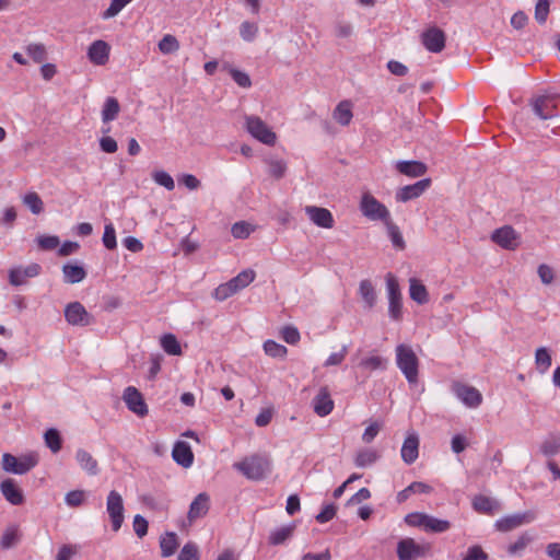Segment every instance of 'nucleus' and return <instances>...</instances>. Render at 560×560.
Wrapping results in <instances>:
<instances>
[{
	"mask_svg": "<svg viewBox=\"0 0 560 560\" xmlns=\"http://www.w3.org/2000/svg\"><path fill=\"white\" fill-rule=\"evenodd\" d=\"M233 467L250 480H261L271 471L270 459L260 454L245 457L243 460L235 463Z\"/></svg>",
	"mask_w": 560,
	"mask_h": 560,
	"instance_id": "1",
	"label": "nucleus"
},
{
	"mask_svg": "<svg viewBox=\"0 0 560 560\" xmlns=\"http://www.w3.org/2000/svg\"><path fill=\"white\" fill-rule=\"evenodd\" d=\"M396 364L409 384H416L419 376V359L410 346L396 347Z\"/></svg>",
	"mask_w": 560,
	"mask_h": 560,
	"instance_id": "2",
	"label": "nucleus"
},
{
	"mask_svg": "<svg viewBox=\"0 0 560 560\" xmlns=\"http://www.w3.org/2000/svg\"><path fill=\"white\" fill-rule=\"evenodd\" d=\"M255 276L256 273L252 269L243 270L236 277L215 288L212 296L218 301H224L252 283Z\"/></svg>",
	"mask_w": 560,
	"mask_h": 560,
	"instance_id": "3",
	"label": "nucleus"
},
{
	"mask_svg": "<svg viewBox=\"0 0 560 560\" xmlns=\"http://www.w3.org/2000/svg\"><path fill=\"white\" fill-rule=\"evenodd\" d=\"M359 208L361 213L371 221H382L384 223L390 218L386 206L370 192L362 195Z\"/></svg>",
	"mask_w": 560,
	"mask_h": 560,
	"instance_id": "4",
	"label": "nucleus"
},
{
	"mask_svg": "<svg viewBox=\"0 0 560 560\" xmlns=\"http://www.w3.org/2000/svg\"><path fill=\"white\" fill-rule=\"evenodd\" d=\"M560 95H539L532 100L530 106L534 114L541 120L551 119L559 115Z\"/></svg>",
	"mask_w": 560,
	"mask_h": 560,
	"instance_id": "5",
	"label": "nucleus"
},
{
	"mask_svg": "<svg viewBox=\"0 0 560 560\" xmlns=\"http://www.w3.org/2000/svg\"><path fill=\"white\" fill-rule=\"evenodd\" d=\"M386 287H387V293H388V314L389 317L399 322L402 318V304H401V292L399 288L398 280L393 273L386 275Z\"/></svg>",
	"mask_w": 560,
	"mask_h": 560,
	"instance_id": "6",
	"label": "nucleus"
},
{
	"mask_svg": "<svg viewBox=\"0 0 560 560\" xmlns=\"http://www.w3.org/2000/svg\"><path fill=\"white\" fill-rule=\"evenodd\" d=\"M246 130L264 144L273 145L277 140L276 133L257 116H246Z\"/></svg>",
	"mask_w": 560,
	"mask_h": 560,
	"instance_id": "7",
	"label": "nucleus"
},
{
	"mask_svg": "<svg viewBox=\"0 0 560 560\" xmlns=\"http://www.w3.org/2000/svg\"><path fill=\"white\" fill-rule=\"evenodd\" d=\"M106 511L108 513L112 529L118 532L124 523V501L120 493L116 490H112L106 500Z\"/></svg>",
	"mask_w": 560,
	"mask_h": 560,
	"instance_id": "8",
	"label": "nucleus"
},
{
	"mask_svg": "<svg viewBox=\"0 0 560 560\" xmlns=\"http://www.w3.org/2000/svg\"><path fill=\"white\" fill-rule=\"evenodd\" d=\"M37 465V459L32 456H24L21 458L12 454L4 453L2 455V469L7 472L15 475H24Z\"/></svg>",
	"mask_w": 560,
	"mask_h": 560,
	"instance_id": "9",
	"label": "nucleus"
},
{
	"mask_svg": "<svg viewBox=\"0 0 560 560\" xmlns=\"http://www.w3.org/2000/svg\"><path fill=\"white\" fill-rule=\"evenodd\" d=\"M65 318L72 326H89L94 322L93 316L80 302H71L66 306Z\"/></svg>",
	"mask_w": 560,
	"mask_h": 560,
	"instance_id": "10",
	"label": "nucleus"
},
{
	"mask_svg": "<svg viewBox=\"0 0 560 560\" xmlns=\"http://www.w3.org/2000/svg\"><path fill=\"white\" fill-rule=\"evenodd\" d=\"M452 390L454 395L469 408H477L482 402V395L472 386L455 382L452 385Z\"/></svg>",
	"mask_w": 560,
	"mask_h": 560,
	"instance_id": "11",
	"label": "nucleus"
},
{
	"mask_svg": "<svg viewBox=\"0 0 560 560\" xmlns=\"http://www.w3.org/2000/svg\"><path fill=\"white\" fill-rule=\"evenodd\" d=\"M535 520V513L532 511H526L523 513H516L512 515L504 516L498 520L494 524L495 528L499 532H511L524 524H528Z\"/></svg>",
	"mask_w": 560,
	"mask_h": 560,
	"instance_id": "12",
	"label": "nucleus"
},
{
	"mask_svg": "<svg viewBox=\"0 0 560 560\" xmlns=\"http://www.w3.org/2000/svg\"><path fill=\"white\" fill-rule=\"evenodd\" d=\"M445 33L436 26L429 27L421 35V43L430 52H441L445 48Z\"/></svg>",
	"mask_w": 560,
	"mask_h": 560,
	"instance_id": "13",
	"label": "nucleus"
},
{
	"mask_svg": "<svg viewBox=\"0 0 560 560\" xmlns=\"http://www.w3.org/2000/svg\"><path fill=\"white\" fill-rule=\"evenodd\" d=\"M122 399L126 402L127 408L138 417L142 418L148 415V406L144 398L136 387L128 386L124 390Z\"/></svg>",
	"mask_w": 560,
	"mask_h": 560,
	"instance_id": "14",
	"label": "nucleus"
},
{
	"mask_svg": "<svg viewBox=\"0 0 560 560\" xmlns=\"http://www.w3.org/2000/svg\"><path fill=\"white\" fill-rule=\"evenodd\" d=\"M429 547L417 544L412 538H404L397 544L399 560H416L423 557Z\"/></svg>",
	"mask_w": 560,
	"mask_h": 560,
	"instance_id": "15",
	"label": "nucleus"
},
{
	"mask_svg": "<svg viewBox=\"0 0 560 560\" xmlns=\"http://www.w3.org/2000/svg\"><path fill=\"white\" fill-rule=\"evenodd\" d=\"M431 178H423L415 184L406 185L396 191L395 198L398 202H407L416 199L431 186Z\"/></svg>",
	"mask_w": 560,
	"mask_h": 560,
	"instance_id": "16",
	"label": "nucleus"
},
{
	"mask_svg": "<svg viewBox=\"0 0 560 560\" xmlns=\"http://www.w3.org/2000/svg\"><path fill=\"white\" fill-rule=\"evenodd\" d=\"M517 240L518 235L516 231L510 225L497 229L491 234L492 242L509 250H513L518 246Z\"/></svg>",
	"mask_w": 560,
	"mask_h": 560,
	"instance_id": "17",
	"label": "nucleus"
},
{
	"mask_svg": "<svg viewBox=\"0 0 560 560\" xmlns=\"http://www.w3.org/2000/svg\"><path fill=\"white\" fill-rule=\"evenodd\" d=\"M305 212L315 225L323 229L334 228L335 220L328 209L316 206H306Z\"/></svg>",
	"mask_w": 560,
	"mask_h": 560,
	"instance_id": "18",
	"label": "nucleus"
},
{
	"mask_svg": "<svg viewBox=\"0 0 560 560\" xmlns=\"http://www.w3.org/2000/svg\"><path fill=\"white\" fill-rule=\"evenodd\" d=\"M110 46L102 40L97 39L93 42L88 49L89 60L97 66H104L109 58Z\"/></svg>",
	"mask_w": 560,
	"mask_h": 560,
	"instance_id": "19",
	"label": "nucleus"
},
{
	"mask_svg": "<svg viewBox=\"0 0 560 560\" xmlns=\"http://www.w3.org/2000/svg\"><path fill=\"white\" fill-rule=\"evenodd\" d=\"M0 491L4 499L13 505H21L25 501L22 489L11 478L4 479L0 483Z\"/></svg>",
	"mask_w": 560,
	"mask_h": 560,
	"instance_id": "20",
	"label": "nucleus"
},
{
	"mask_svg": "<svg viewBox=\"0 0 560 560\" xmlns=\"http://www.w3.org/2000/svg\"><path fill=\"white\" fill-rule=\"evenodd\" d=\"M314 412L319 417L328 416L334 409V400L326 386L320 387L317 395L313 399Z\"/></svg>",
	"mask_w": 560,
	"mask_h": 560,
	"instance_id": "21",
	"label": "nucleus"
},
{
	"mask_svg": "<svg viewBox=\"0 0 560 560\" xmlns=\"http://www.w3.org/2000/svg\"><path fill=\"white\" fill-rule=\"evenodd\" d=\"M210 509V497L206 492L199 493L190 503L187 517L190 522L203 517Z\"/></svg>",
	"mask_w": 560,
	"mask_h": 560,
	"instance_id": "22",
	"label": "nucleus"
},
{
	"mask_svg": "<svg viewBox=\"0 0 560 560\" xmlns=\"http://www.w3.org/2000/svg\"><path fill=\"white\" fill-rule=\"evenodd\" d=\"M172 457L175 463L183 466L184 468L190 467L194 462V454L190 445L183 441L175 443L172 451Z\"/></svg>",
	"mask_w": 560,
	"mask_h": 560,
	"instance_id": "23",
	"label": "nucleus"
},
{
	"mask_svg": "<svg viewBox=\"0 0 560 560\" xmlns=\"http://www.w3.org/2000/svg\"><path fill=\"white\" fill-rule=\"evenodd\" d=\"M400 454L407 465H411L417 460L419 456V438L416 433H411L405 439Z\"/></svg>",
	"mask_w": 560,
	"mask_h": 560,
	"instance_id": "24",
	"label": "nucleus"
},
{
	"mask_svg": "<svg viewBox=\"0 0 560 560\" xmlns=\"http://www.w3.org/2000/svg\"><path fill=\"white\" fill-rule=\"evenodd\" d=\"M395 167L400 174L412 178L423 176L428 171L425 163L416 160L398 161Z\"/></svg>",
	"mask_w": 560,
	"mask_h": 560,
	"instance_id": "25",
	"label": "nucleus"
},
{
	"mask_svg": "<svg viewBox=\"0 0 560 560\" xmlns=\"http://www.w3.org/2000/svg\"><path fill=\"white\" fill-rule=\"evenodd\" d=\"M75 459L80 467L90 476H96L100 471L97 460L83 448H79L75 453Z\"/></svg>",
	"mask_w": 560,
	"mask_h": 560,
	"instance_id": "26",
	"label": "nucleus"
},
{
	"mask_svg": "<svg viewBox=\"0 0 560 560\" xmlns=\"http://www.w3.org/2000/svg\"><path fill=\"white\" fill-rule=\"evenodd\" d=\"M62 273L65 282L74 284L83 281L86 277V271L83 266L79 264H65L62 266Z\"/></svg>",
	"mask_w": 560,
	"mask_h": 560,
	"instance_id": "27",
	"label": "nucleus"
},
{
	"mask_svg": "<svg viewBox=\"0 0 560 560\" xmlns=\"http://www.w3.org/2000/svg\"><path fill=\"white\" fill-rule=\"evenodd\" d=\"M540 453L546 457H552L560 453V432H551L541 442Z\"/></svg>",
	"mask_w": 560,
	"mask_h": 560,
	"instance_id": "28",
	"label": "nucleus"
},
{
	"mask_svg": "<svg viewBox=\"0 0 560 560\" xmlns=\"http://www.w3.org/2000/svg\"><path fill=\"white\" fill-rule=\"evenodd\" d=\"M433 488L422 481H413L407 488L397 493L396 500L398 503H402L408 500L410 494L413 493H431Z\"/></svg>",
	"mask_w": 560,
	"mask_h": 560,
	"instance_id": "29",
	"label": "nucleus"
},
{
	"mask_svg": "<svg viewBox=\"0 0 560 560\" xmlns=\"http://www.w3.org/2000/svg\"><path fill=\"white\" fill-rule=\"evenodd\" d=\"M409 294L410 299L418 304H425L429 302V293L425 285L418 279L411 278L409 280Z\"/></svg>",
	"mask_w": 560,
	"mask_h": 560,
	"instance_id": "30",
	"label": "nucleus"
},
{
	"mask_svg": "<svg viewBox=\"0 0 560 560\" xmlns=\"http://www.w3.org/2000/svg\"><path fill=\"white\" fill-rule=\"evenodd\" d=\"M295 530V524L292 523L272 530L268 537V544L271 546H279L290 539Z\"/></svg>",
	"mask_w": 560,
	"mask_h": 560,
	"instance_id": "31",
	"label": "nucleus"
},
{
	"mask_svg": "<svg viewBox=\"0 0 560 560\" xmlns=\"http://www.w3.org/2000/svg\"><path fill=\"white\" fill-rule=\"evenodd\" d=\"M359 293L364 302V306L369 310L373 308L377 301L376 291L372 284V282L368 279H364L360 282Z\"/></svg>",
	"mask_w": 560,
	"mask_h": 560,
	"instance_id": "32",
	"label": "nucleus"
},
{
	"mask_svg": "<svg viewBox=\"0 0 560 560\" xmlns=\"http://www.w3.org/2000/svg\"><path fill=\"white\" fill-rule=\"evenodd\" d=\"M499 503L487 495L478 494L472 499V508L478 513L493 514Z\"/></svg>",
	"mask_w": 560,
	"mask_h": 560,
	"instance_id": "33",
	"label": "nucleus"
},
{
	"mask_svg": "<svg viewBox=\"0 0 560 560\" xmlns=\"http://www.w3.org/2000/svg\"><path fill=\"white\" fill-rule=\"evenodd\" d=\"M160 547L162 557H171L178 548V538L174 532H166L160 538Z\"/></svg>",
	"mask_w": 560,
	"mask_h": 560,
	"instance_id": "34",
	"label": "nucleus"
},
{
	"mask_svg": "<svg viewBox=\"0 0 560 560\" xmlns=\"http://www.w3.org/2000/svg\"><path fill=\"white\" fill-rule=\"evenodd\" d=\"M120 110L119 102L116 97L108 96L104 103L103 109H102V120L103 122L107 124L109 121H113L117 118Z\"/></svg>",
	"mask_w": 560,
	"mask_h": 560,
	"instance_id": "35",
	"label": "nucleus"
},
{
	"mask_svg": "<svg viewBox=\"0 0 560 560\" xmlns=\"http://www.w3.org/2000/svg\"><path fill=\"white\" fill-rule=\"evenodd\" d=\"M351 106L352 105L349 101H342L336 106L334 110V118L341 126H348L351 122L353 117Z\"/></svg>",
	"mask_w": 560,
	"mask_h": 560,
	"instance_id": "36",
	"label": "nucleus"
},
{
	"mask_svg": "<svg viewBox=\"0 0 560 560\" xmlns=\"http://www.w3.org/2000/svg\"><path fill=\"white\" fill-rule=\"evenodd\" d=\"M21 539V534L15 525L9 526L1 536L0 547L1 549L13 548Z\"/></svg>",
	"mask_w": 560,
	"mask_h": 560,
	"instance_id": "37",
	"label": "nucleus"
},
{
	"mask_svg": "<svg viewBox=\"0 0 560 560\" xmlns=\"http://www.w3.org/2000/svg\"><path fill=\"white\" fill-rule=\"evenodd\" d=\"M388 236L394 245L395 248L402 250L406 247V243L404 241V237L400 233V230L397 224H395L389 218L387 221L384 222Z\"/></svg>",
	"mask_w": 560,
	"mask_h": 560,
	"instance_id": "38",
	"label": "nucleus"
},
{
	"mask_svg": "<svg viewBox=\"0 0 560 560\" xmlns=\"http://www.w3.org/2000/svg\"><path fill=\"white\" fill-rule=\"evenodd\" d=\"M535 363L539 373H546L551 366L552 359L546 347H540L535 352Z\"/></svg>",
	"mask_w": 560,
	"mask_h": 560,
	"instance_id": "39",
	"label": "nucleus"
},
{
	"mask_svg": "<svg viewBox=\"0 0 560 560\" xmlns=\"http://www.w3.org/2000/svg\"><path fill=\"white\" fill-rule=\"evenodd\" d=\"M44 440L46 446L52 452L58 453L62 447V438L60 432L55 429L50 428L47 429L44 433Z\"/></svg>",
	"mask_w": 560,
	"mask_h": 560,
	"instance_id": "40",
	"label": "nucleus"
},
{
	"mask_svg": "<svg viewBox=\"0 0 560 560\" xmlns=\"http://www.w3.org/2000/svg\"><path fill=\"white\" fill-rule=\"evenodd\" d=\"M161 347L170 355H180L182 347L173 334H165L161 337Z\"/></svg>",
	"mask_w": 560,
	"mask_h": 560,
	"instance_id": "41",
	"label": "nucleus"
},
{
	"mask_svg": "<svg viewBox=\"0 0 560 560\" xmlns=\"http://www.w3.org/2000/svg\"><path fill=\"white\" fill-rule=\"evenodd\" d=\"M534 540V535L529 532L523 533L515 542L508 547V552L511 556L522 553L525 548Z\"/></svg>",
	"mask_w": 560,
	"mask_h": 560,
	"instance_id": "42",
	"label": "nucleus"
},
{
	"mask_svg": "<svg viewBox=\"0 0 560 560\" xmlns=\"http://www.w3.org/2000/svg\"><path fill=\"white\" fill-rule=\"evenodd\" d=\"M223 70H226L230 73L238 86L244 89L252 86V80L246 72L232 68L229 63L223 65Z\"/></svg>",
	"mask_w": 560,
	"mask_h": 560,
	"instance_id": "43",
	"label": "nucleus"
},
{
	"mask_svg": "<svg viewBox=\"0 0 560 560\" xmlns=\"http://www.w3.org/2000/svg\"><path fill=\"white\" fill-rule=\"evenodd\" d=\"M451 528V523L446 520H440L434 516L428 515L425 522V532L428 533H444Z\"/></svg>",
	"mask_w": 560,
	"mask_h": 560,
	"instance_id": "44",
	"label": "nucleus"
},
{
	"mask_svg": "<svg viewBox=\"0 0 560 560\" xmlns=\"http://www.w3.org/2000/svg\"><path fill=\"white\" fill-rule=\"evenodd\" d=\"M378 457L380 455L374 450H361L355 456L354 464L358 467L371 466Z\"/></svg>",
	"mask_w": 560,
	"mask_h": 560,
	"instance_id": "45",
	"label": "nucleus"
},
{
	"mask_svg": "<svg viewBox=\"0 0 560 560\" xmlns=\"http://www.w3.org/2000/svg\"><path fill=\"white\" fill-rule=\"evenodd\" d=\"M23 202L33 214H39L44 210V203L38 194L28 192L23 197Z\"/></svg>",
	"mask_w": 560,
	"mask_h": 560,
	"instance_id": "46",
	"label": "nucleus"
},
{
	"mask_svg": "<svg viewBox=\"0 0 560 560\" xmlns=\"http://www.w3.org/2000/svg\"><path fill=\"white\" fill-rule=\"evenodd\" d=\"M386 363H387L386 359H384L380 355H374V357H369V358L362 359L361 362L359 363V366H361L363 369L371 370V371L385 370Z\"/></svg>",
	"mask_w": 560,
	"mask_h": 560,
	"instance_id": "47",
	"label": "nucleus"
},
{
	"mask_svg": "<svg viewBox=\"0 0 560 560\" xmlns=\"http://www.w3.org/2000/svg\"><path fill=\"white\" fill-rule=\"evenodd\" d=\"M264 350L267 355L272 358L285 357L288 350L283 345L276 342L275 340H267L264 342Z\"/></svg>",
	"mask_w": 560,
	"mask_h": 560,
	"instance_id": "48",
	"label": "nucleus"
},
{
	"mask_svg": "<svg viewBox=\"0 0 560 560\" xmlns=\"http://www.w3.org/2000/svg\"><path fill=\"white\" fill-rule=\"evenodd\" d=\"M550 12V0H538L535 5V20L542 25L548 19Z\"/></svg>",
	"mask_w": 560,
	"mask_h": 560,
	"instance_id": "49",
	"label": "nucleus"
},
{
	"mask_svg": "<svg viewBox=\"0 0 560 560\" xmlns=\"http://www.w3.org/2000/svg\"><path fill=\"white\" fill-rule=\"evenodd\" d=\"M26 51L28 56L37 63L45 61L47 58L46 48L43 44H30L26 47Z\"/></svg>",
	"mask_w": 560,
	"mask_h": 560,
	"instance_id": "50",
	"label": "nucleus"
},
{
	"mask_svg": "<svg viewBox=\"0 0 560 560\" xmlns=\"http://www.w3.org/2000/svg\"><path fill=\"white\" fill-rule=\"evenodd\" d=\"M102 241L104 246L109 250H113L117 247L116 231L113 223L105 225Z\"/></svg>",
	"mask_w": 560,
	"mask_h": 560,
	"instance_id": "51",
	"label": "nucleus"
},
{
	"mask_svg": "<svg viewBox=\"0 0 560 560\" xmlns=\"http://www.w3.org/2000/svg\"><path fill=\"white\" fill-rule=\"evenodd\" d=\"M179 48V43L173 35H165L160 42H159V49L163 54H171L176 51Z\"/></svg>",
	"mask_w": 560,
	"mask_h": 560,
	"instance_id": "52",
	"label": "nucleus"
},
{
	"mask_svg": "<svg viewBox=\"0 0 560 560\" xmlns=\"http://www.w3.org/2000/svg\"><path fill=\"white\" fill-rule=\"evenodd\" d=\"M177 560H199L197 545L190 541L185 544L178 553Z\"/></svg>",
	"mask_w": 560,
	"mask_h": 560,
	"instance_id": "53",
	"label": "nucleus"
},
{
	"mask_svg": "<svg viewBox=\"0 0 560 560\" xmlns=\"http://www.w3.org/2000/svg\"><path fill=\"white\" fill-rule=\"evenodd\" d=\"M258 33V26L255 23L245 21L240 26V35L245 42H253Z\"/></svg>",
	"mask_w": 560,
	"mask_h": 560,
	"instance_id": "54",
	"label": "nucleus"
},
{
	"mask_svg": "<svg viewBox=\"0 0 560 560\" xmlns=\"http://www.w3.org/2000/svg\"><path fill=\"white\" fill-rule=\"evenodd\" d=\"M152 177L158 185L163 186L167 190H173L175 187L173 177L165 171H156L152 174Z\"/></svg>",
	"mask_w": 560,
	"mask_h": 560,
	"instance_id": "55",
	"label": "nucleus"
},
{
	"mask_svg": "<svg viewBox=\"0 0 560 560\" xmlns=\"http://www.w3.org/2000/svg\"><path fill=\"white\" fill-rule=\"evenodd\" d=\"M132 0H112L109 7L104 11L103 19L116 16Z\"/></svg>",
	"mask_w": 560,
	"mask_h": 560,
	"instance_id": "56",
	"label": "nucleus"
},
{
	"mask_svg": "<svg viewBox=\"0 0 560 560\" xmlns=\"http://www.w3.org/2000/svg\"><path fill=\"white\" fill-rule=\"evenodd\" d=\"M428 514L421 512H412L406 515L405 522L407 525L412 527H422L425 529Z\"/></svg>",
	"mask_w": 560,
	"mask_h": 560,
	"instance_id": "57",
	"label": "nucleus"
},
{
	"mask_svg": "<svg viewBox=\"0 0 560 560\" xmlns=\"http://www.w3.org/2000/svg\"><path fill=\"white\" fill-rule=\"evenodd\" d=\"M231 232L235 238L243 240L249 236L252 228L249 223L241 221L232 225Z\"/></svg>",
	"mask_w": 560,
	"mask_h": 560,
	"instance_id": "58",
	"label": "nucleus"
},
{
	"mask_svg": "<svg viewBox=\"0 0 560 560\" xmlns=\"http://www.w3.org/2000/svg\"><path fill=\"white\" fill-rule=\"evenodd\" d=\"M268 165L269 174L272 177L280 179L284 176L287 171V164L282 160H271L269 161Z\"/></svg>",
	"mask_w": 560,
	"mask_h": 560,
	"instance_id": "59",
	"label": "nucleus"
},
{
	"mask_svg": "<svg viewBox=\"0 0 560 560\" xmlns=\"http://www.w3.org/2000/svg\"><path fill=\"white\" fill-rule=\"evenodd\" d=\"M337 512V506L334 503L326 504L322 511L315 516V520L323 524L334 518Z\"/></svg>",
	"mask_w": 560,
	"mask_h": 560,
	"instance_id": "60",
	"label": "nucleus"
},
{
	"mask_svg": "<svg viewBox=\"0 0 560 560\" xmlns=\"http://www.w3.org/2000/svg\"><path fill=\"white\" fill-rule=\"evenodd\" d=\"M281 337L289 345H295L300 341V332L294 326H284L281 330Z\"/></svg>",
	"mask_w": 560,
	"mask_h": 560,
	"instance_id": "61",
	"label": "nucleus"
},
{
	"mask_svg": "<svg viewBox=\"0 0 560 560\" xmlns=\"http://www.w3.org/2000/svg\"><path fill=\"white\" fill-rule=\"evenodd\" d=\"M149 523L140 514L133 517V530L139 538H143L148 534Z\"/></svg>",
	"mask_w": 560,
	"mask_h": 560,
	"instance_id": "62",
	"label": "nucleus"
},
{
	"mask_svg": "<svg viewBox=\"0 0 560 560\" xmlns=\"http://www.w3.org/2000/svg\"><path fill=\"white\" fill-rule=\"evenodd\" d=\"M488 553L483 551L481 546L474 545L467 549L463 560H488Z\"/></svg>",
	"mask_w": 560,
	"mask_h": 560,
	"instance_id": "63",
	"label": "nucleus"
},
{
	"mask_svg": "<svg viewBox=\"0 0 560 560\" xmlns=\"http://www.w3.org/2000/svg\"><path fill=\"white\" fill-rule=\"evenodd\" d=\"M37 243L43 250H52L59 245V238L54 235H42L37 238Z\"/></svg>",
	"mask_w": 560,
	"mask_h": 560,
	"instance_id": "64",
	"label": "nucleus"
}]
</instances>
